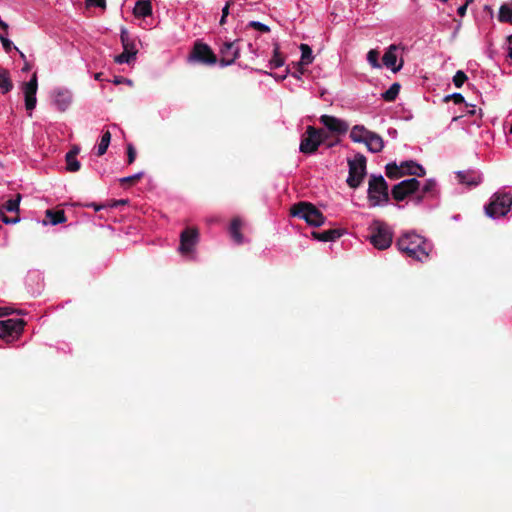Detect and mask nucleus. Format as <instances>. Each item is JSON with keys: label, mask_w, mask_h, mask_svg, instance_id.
Segmentation results:
<instances>
[{"label": "nucleus", "mask_w": 512, "mask_h": 512, "mask_svg": "<svg viewBox=\"0 0 512 512\" xmlns=\"http://www.w3.org/2000/svg\"><path fill=\"white\" fill-rule=\"evenodd\" d=\"M396 244L402 253L420 262L427 260L432 251L431 244L414 232L404 233Z\"/></svg>", "instance_id": "nucleus-1"}, {"label": "nucleus", "mask_w": 512, "mask_h": 512, "mask_svg": "<svg viewBox=\"0 0 512 512\" xmlns=\"http://www.w3.org/2000/svg\"><path fill=\"white\" fill-rule=\"evenodd\" d=\"M367 198L370 207L387 204L390 200L388 183L382 175L372 174L368 182Z\"/></svg>", "instance_id": "nucleus-2"}, {"label": "nucleus", "mask_w": 512, "mask_h": 512, "mask_svg": "<svg viewBox=\"0 0 512 512\" xmlns=\"http://www.w3.org/2000/svg\"><path fill=\"white\" fill-rule=\"evenodd\" d=\"M290 214L293 217L305 220L308 225L314 227L322 226L326 219L323 213L314 204L306 201L294 204L290 208Z\"/></svg>", "instance_id": "nucleus-3"}, {"label": "nucleus", "mask_w": 512, "mask_h": 512, "mask_svg": "<svg viewBox=\"0 0 512 512\" xmlns=\"http://www.w3.org/2000/svg\"><path fill=\"white\" fill-rule=\"evenodd\" d=\"M370 235L368 239L374 248L378 250H385L389 248L393 240V231L382 220L375 219L369 226Z\"/></svg>", "instance_id": "nucleus-4"}, {"label": "nucleus", "mask_w": 512, "mask_h": 512, "mask_svg": "<svg viewBox=\"0 0 512 512\" xmlns=\"http://www.w3.org/2000/svg\"><path fill=\"white\" fill-rule=\"evenodd\" d=\"M366 163L367 159L361 153H357L354 159L348 160L349 175L346 182L350 188L356 189L362 184L366 176Z\"/></svg>", "instance_id": "nucleus-5"}, {"label": "nucleus", "mask_w": 512, "mask_h": 512, "mask_svg": "<svg viewBox=\"0 0 512 512\" xmlns=\"http://www.w3.org/2000/svg\"><path fill=\"white\" fill-rule=\"evenodd\" d=\"M511 205L512 195L510 193L496 192L491 197L489 204L485 206V212L492 218L505 216Z\"/></svg>", "instance_id": "nucleus-6"}, {"label": "nucleus", "mask_w": 512, "mask_h": 512, "mask_svg": "<svg viewBox=\"0 0 512 512\" xmlns=\"http://www.w3.org/2000/svg\"><path fill=\"white\" fill-rule=\"evenodd\" d=\"M189 61L212 66L218 63V57L208 44L196 41L189 54Z\"/></svg>", "instance_id": "nucleus-7"}, {"label": "nucleus", "mask_w": 512, "mask_h": 512, "mask_svg": "<svg viewBox=\"0 0 512 512\" xmlns=\"http://www.w3.org/2000/svg\"><path fill=\"white\" fill-rule=\"evenodd\" d=\"M321 140L322 139H319V132L317 128L314 126H308L301 138L299 147L300 152L304 154L315 153L321 145Z\"/></svg>", "instance_id": "nucleus-8"}, {"label": "nucleus", "mask_w": 512, "mask_h": 512, "mask_svg": "<svg viewBox=\"0 0 512 512\" xmlns=\"http://www.w3.org/2000/svg\"><path fill=\"white\" fill-rule=\"evenodd\" d=\"M218 63L221 67L232 65L240 57L238 41L224 42L219 49Z\"/></svg>", "instance_id": "nucleus-9"}, {"label": "nucleus", "mask_w": 512, "mask_h": 512, "mask_svg": "<svg viewBox=\"0 0 512 512\" xmlns=\"http://www.w3.org/2000/svg\"><path fill=\"white\" fill-rule=\"evenodd\" d=\"M419 187L420 182L416 178L403 180L392 187V198L396 201H403L407 196L416 192Z\"/></svg>", "instance_id": "nucleus-10"}, {"label": "nucleus", "mask_w": 512, "mask_h": 512, "mask_svg": "<svg viewBox=\"0 0 512 512\" xmlns=\"http://www.w3.org/2000/svg\"><path fill=\"white\" fill-rule=\"evenodd\" d=\"M38 89L37 73L32 74L31 79L28 82L22 84V91L24 93L25 108L31 115V112L36 107L37 99L36 93Z\"/></svg>", "instance_id": "nucleus-11"}, {"label": "nucleus", "mask_w": 512, "mask_h": 512, "mask_svg": "<svg viewBox=\"0 0 512 512\" xmlns=\"http://www.w3.org/2000/svg\"><path fill=\"white\" fill-rule=\"evenodd\" d=\"M319 120L325 126L328 132L335 135H344L349 129L347 122L334 116L322 115Z\"/></svg>", "instance_id": "nucleus-12"}, {"label": "nucleus", "mask_w": 512, "mask_h": 512, "mask_svg": "<svg viewBox=\"0 0 512 512\" xmlns=\"http://www.w3.org/2000/svg\"><path fill=\"white\" fill-rule=\"evenodd\" d=\"M23 319H7L0 321V338L19 335L25 326Z\"/></svg>", "instance_id": "nucleus-13"}, {"label": "nucleus", "mask_w": 512, "mask_h": 512, "mask_svg": "<svg viewBox=\"0 0 512 512\" xmlns=\"http://www.w3.org/2000/svg\"><path fill=\"white\" fill-rule=\"evenodd\" d=\"M198 230L196 228H186L180 235L179 250L182 254L192 252L194 246L198 241Z\"/></svg>", "instance_id": "nucleus-14"}, {"label": "nucleus", "mask_w": 512, "mask_h": 512, "mask_svg": "<svg viewBox=\"0 0 512 512\" xmlns=\"http://www.w3.org/2000/svg\"><path fill=\"white\" fill-rule=\"evenodd\" d=\"M397 49H398V47L395 44L390 45L389 48L387 49V51L384 53L383 58H382L384 66L391 69L394 73L398 72L402 68L403 63H404V61L401 59L400 63L398 65H396Z\"/></svg>", "instance_id": "nucleus-15"}, {"label": "nucleus", "mask_w": 512, "mask_h": 512, "mask_svg": "<svg viewBox=\"0 0 512 512\" xmlns=\"http://www.w3.org/2000/svg\"><path fill=\"white\" fill-rule=\"evenodd\" d=\"M460 183L469 187H475L481 183V176L474 170L459 171L456 174Z\"/></svg>", "instance_id": "nucleus-16"}, {"label": "nucleus", "mask_w": 512, "mask_h": 512, "mask_svg": "<svg viewBox=\"0 0 512 512\" xmlns=\"http://www.w3.org/2000/svg\"><path fill=\"white\" fill-rule=\"evenodd\" d=\"M72 102V93L67 89L55 91L54 104L60 111H65Z\"/></svg>", "instance_id": "nucleus-17"}, {"label": "nucleus", "mask_w": 512, "mask_h": 512, "mask_svg": "<svg viewBox=\"0 0 512 512\" xmlns=\"http://www.w3.org/2000/svg\"><path fill=\"white\" fill-rule=\"evenodd\" d=\"M365 145L368 151L372 153H379L384 148V140L379 134L370 131L368 134V138L365 142Z\"/></svg>", "instance_id": "nucleus-18"}, {"label": "nucleus", "mask_w": 512, "mask_h": 512, "mask_svg": "<svg viewBox=\"0 0 512 512\" xmlns=\"http://www.w3.org/2000/svg\"><path fill=\"white\" fill-rule=\"evenodd\" d=\"M312 237L315 240L321 241V242H329V241H335L336 239L340 238L343 235V230L341 229H329L322 232L313 231L311 233Z\"/></svg>", "instance_id": "nucleus-19"}, {"label": "nucleus", "mask_w": 512, "mask_h": 512, "mask_svg": "<svg viewBox=\"0 0 512 512\" xmlns=\"http://www.w3.org/2000/svg\"><path fill=\"white\" fill-rule=\"evenodd\" d=\"M401 167L403 168L405 175L423 177L426 174L425 169L420 164L411 160L402 162Z\"/></svg>", "instance_id": "nucleus-20"}, {"label": "nucleus", "mask_w": 512, "mask_h": 512, "mask_svg": "<svg viewBox=\"0 0 512 512\" xmlns=\"http://www.w3.org/2000/svg\"><path fill=\"white\" fill-rule=\"evenodd\" d=\"M369 132L370 130H368L365 126L355 125L352 127L349 136L353 142L365 144Z\"/></svg>", "instance_id": "nucleus-21"}, {"label": "nucleus", "mask_w": 512, "mask_h": 512, "mask_svg": "<svg viewBox=\"0 0 512 512\" xmlns=\"http://www.w3.org/2000/svg\"><path fill=\"white\" fill-rule=\"evenodd\" d=\"M135 17H147L152 14V5L149 0H138L133 9Z\"/></svg>", "instance_id": "nucleus-22"}, {"label": "nucleus", "mask_w": 512, "mask_h": 512, "mask_svg": "<svg viewBox=\"0 0 512 512\" xmlns=\"http://www.w3.org/2000/svg\"><path fill=\"white\" fill-rule=\"evenodd\" d=\"M45 215L46 218H48L49 223L52 225H58L66 222L67 220L64 210L47 209Z\"/></svg>", "instance_id": "nucleus-23"}, {"label": "nucleus", "mask_w": 512, "mask_h": 512, "mask_svg": "<svg viewBox=\"0 0 512 512\" xmlns=\"http://www.w3.org/2000/svg\"><path fill=\"white\" fill-rule=\"evenodd\" d=\"M13 89V82L10 73L7 69L0 68V90L3 94L10 92Z\"/></svg>", "instance_id": "nucleus-24"}, {"label": "nucleus", "mask_w": 512, "mask_h": 512, "mask_svg": "<svg viewBox=\"0 0 512 512\" xmlns=\"http://www.w3.org/2000/svg\"><path fill=\"white\" fill-rule=\"evenodd\" d=\"M241 226H242V222L239 218L232 219L229 230H230L231 237L237 244L243 243V235L241 233Z\"/></svg>", "instance_id": "nucleus-25"}, {"label": "nucleus", "mask_w": 512, "mask_h": 512, "mask_svg": "<svg viewBox=\"0 0 512 512\" xmlns=\"http://www.w3.org/2000/svg\"><path fill=\"white\" fill-rule=\"evenodd\" d=\"M299 48L301 51V59L299 62H297V65L301 67L312 63L314 57L312 55V49L310 46L308 44L302 43Z\"/></svg>", "instance_id": "nucleus-26"}, {"label": "nucleus", "mask_w": 512, "mask_h": 512, "mask_svg": "<svg viewBox=\"0 0 512 512\" xmlns=\"http://www.w3.org/2000/svg\"><path fill=\"white\" fill-rule=\"evenodd\" d=\"M386 176L390 179H399L405 175L403 168L395 162L388 163L385 167Z\"/></svg>", "instance_id": "nucleus-27"}, {"label": "nucleus", "mask_w": 512, "mask_h": 512, "mask_svg": "<svg viewBox=\"0 0 512 512\" xmlns=\"http://www.w3.org/2000/svg\"><path fill=\"white\" fill-rule=\"evenodd\" d=\"M498 19L500 22L512 24V2L501 5Z\"/></svg>", "instance_id": "nucleus-28"}, {"label": "nucleus", "mask_w": 512, "mask_h": 512, "mask_svg": "<svg viewBox=\"0 0 512 512\" xmlns=\"http://www.w3.org/2000/svg\"><path fill=\"white\" fill-rule=\"evenodd\" d=\"M283 65H284V57L282 56V54L280 52L279 45L276 43V44H274L273 57L269 61V66L271 69H273V68L281 67Z\"/></svg>", "instance_id": "nucleus-29"}, {"label": "nucleus", "mask_w": 512, "mask_h": 512, "mask_svg": "<svg viewBox=\"0 0 512 512\" xmlns=\"http://www.w3.org/2000/svg\"><path fill=\"white\" fill-rule=\"evenodd\" d=\"M120 38H121V42H122V46H123V50L124 51L128 50V52H131V53L135 52V54H137V49L135 47V44L130 39L129 34H128V32L126 30H122L121 31Z\"/></svg>", "instance_id": "nucleus-30"}, {"label": "nucleus", "mask_w": 512, "mask_h": 512, "mask_svg": "<svg viewBox=\"0 0 512 512\" xmlns=\"http://www.w3.org/2000/svg\"><path fill=\"white\" fill-rule=\"evenodd\" d=\"M111 141V133L110 131H105L101 137L100 143L98 144L97 148V156H102L106 153L109 144Z\"/></svg>", "instance_id": "nucleus-31"}, {"label": "nucleus", "mask_w": 512, "mask_h": 512, "mask_svg": "<svg viewBox=\"0 0 512 512\" xmlns=\"http://www.w3.org/2000/svg\"><path fill=\"white\" fill-rule=\"evenodd\" d=\"M400 88H401V86L399 83H397V82L393 83L390 86V88L382 94V98L387 102L394 101L399 94Z\"/></svg>", "instance_id": "nucleus-32"}, {"label": "nucleus", "mask_w": 512, "mask_h": 512, "mask_svg": "<svg viewBox=\"0 0 512 512\" xmlns=\"http://www.w3.org/2000/svg\"><path fill=\"white\" fill-rule=\"evenodd\" d=\"M21 200V194H17L15 199H9L0 208L4 209V212H19V204Z\"/></svg>", "instance_id": "nucleus-33"}, {"label": "nucleus", "mask_w": 512, "mask_h": 512, "mask_svg": "<svg viewBox=\"0 0 512 512\" xmlns=\"http://www.w3.org/2000/svg\"><path fill=\"white\" fill-rule=\"evenodd\" d=\"M436 189V181L433 179H429L425 182L421 189V196L417 197V202L421 201L424 195L430 194L433 195L434 191Z\"/></svg>", "instance_id": "nucleus-34"}, {"label": "nucleus", "mask_w": 512, "mask_h": 512, "mask_svg": "<svg viewBox=\"0 0 512 512\" xmlns=\"http://www.w3.org/2000/svg\"><path fill=\"white\" fill-rule=\"evenodd\" d=\"M317 130L319 132V139H322L321 144H326L328 148L334 146L339 142L338 139L335 141L330 140V135L328 131L321 128H317Z\"/></svg>", "instance_id": "nucleus-35"}, {"label": "nucleus", "mask_w": 512, "mask_h": 512, "mask_svg": "<svg viewBox=\"0 0 512 512\" xmlns=\"http://www.w3.org/2000/svg\"><path fill=\"white\" fill-rule=\"evenodd\" d=\"M65 160H66V169L69 171V172H77L80 170L81 168V164L80 162L77 160L76 157H72V156H65Z\"/></svg>", "instance_id": "nucleus-36"}, {"label": "nucleus", "mask_w": 512, "mask_h": 512, "mask_svg": "<svg viewBox=\"0 0 512 512\" xmlns=\"http://www.w3.org/2000/svg\"><path fill=\"white\" fill-rule=\"evenodd\" d=\"M136 56L135 52L124 51L115 57V62L119 64L130 63Z\"/></svg>", "instance_id": "nucleus-37"}, {"label": "nucleus", "mask_w": 512, "mask_h": 512, "mask_svg": "<svg viewBox=\"0 0 512 512\" xmlns=\"http://www.w3.org/2000/svg\"><path fill=\"white\" fill-rule=\"evenodd\" d=\"M367 61L374 68H380L381 67V65L379 63V52L377 50H375V49H371L367 53Z\"/></svg>", "instance_id": "nucleus-38"}, {"label": "nucleus", "mask_w": 512, "mask_h": 512, "mask_svg": "<svg viewBox=\"0 0 512 512\" xmlns=\"http://www.w3.org/2000/svg\"><path fill=\"white\" fill-rule=\"evenodd\" d=\"M143 175H144L143 172H139V173H136V174L128 176V177H123L119 181H120L121 185H123V186L124 185H133L136 182H138L143 177Z\"/></svg>", "instance_id": "nucleus-39"}, {"label": "nucleus", "mask_w": 512, "mask_h": 512, "mask_svg": "<svg viewBox=\"0 0 512 512\" xmlns=\"http://www.w3.org/2000/svg\"><path fill=\"white\" fill-rule=\"evenodd\" d=\"M466 80H467V76L461 70L457 71L453 77V83L457 88L462 87V85L466 82Z\"/></svg>", "instance_id": "nucleus-40"}, {"label": "nucleus", "mask_w": 512, "mask_h": 512, "mask_svg": "<svg viewBox=\"0 0 512 512\" xmlns=\"http://www.w3.org/2000/svg\"><path fill=\"white\" fill-rule=\"evenodd\" d=\"M248 26L253 28V29H255V30H258V31H260L262 33L270 32V28L267 25H265V24H263L261 22H258V21H251L248 24Z\"/></svg>", "instance_id": "nucleus-41"}, {"label": "nucleus", "mask_w": 512, "mask_h": 512, "mask_svg": "<svg viewBox=\"0 0 512 512\" xmlns=\"http://www.w3.org/2000/svg\"><path fill=\"white\" fill-rule=\"evenodd\" d=\"M450 100H452L455 104H461L464 102V97L460 93H454V94L448 95L444 98L445 102H448Z\"/></svg>", "instance_id": "nucleus-42"}, {"label": "nucleus", "mask_w": 512, "mask_h": 512, "mask_svg": "<svg viewBox=\"0 0 512 512\" xmlns=\"http://www.w3.org/2000/svg\"><path fill=\"white\" fill-rule=\"evenodd\" d=\"M136 159V150L132 144L127 145V162L132 164Z\"/></svg>", "instance_id": "nucleus-43"}, {"label": "nucleus", "mask_w": 512, "mask_h": 512, "mask_svg": "<svg viewBox=\"0 0 512 512\" xmlns=\"http://www.w3.org/2000/svg\"><path fill=\"white\" fill-rule=\"evenodd\" d=\"M5 213H6V212H4V209H3V208H0V216H1V220H2L5 224H14V223H17V222L19 221V217L10 218V217H8Z\"/></svg>", "instance_id": "nucleus-44"}, {"label": "nucleus", "mask_w": 512, "mask_h": 512, "mask_svg": "<svg viewBox=\"0 0 512 512\" xmlns=\"http://www.w3.org/2000/svg\"><path fill=\"white\" fill-rule=\"evenodd\" d=\"M0 41L3 45L5 52H7V53L10 52L12 49L16 48L15 46H13V43L9 39H7L6 37H4L2 35H0Z\"/></svg>", "instance_id": "nucleus-45"}, {"label": "nucleus", "mask_w": 512, "mask_h": 512, "mask_svg": "<svg viewBox=\"0 0 512 512\" xmlns=\"http://www.w3.org/2000/svg\"><path fill=\"white\" fill-rule=\"evenodd\" d=\"M86 3L88 5L99 7L102 9L106 8V0H86Z\"/></svg>", "instance_id": "nucleus-46"}, {"label": "nucleus", "mask_w": 512, "mask_h": 512, "mask_svg": "<svg viewBox=\"0 0 512 512\" xmlns=\"http://www.w3.org/2000/svg\"><path fill=\"white\" fill-rule=\"evenodd\" d=\"M304 66H301L299 67L297 64H296V71L294 73H292V76L295 77L296 79L300 80L301 79V75L304 73Z\"/></svg>", "instance_id": "nucleus-47"}, {"label": "nucleus", "mask_w": 512, "mask_h": 512, "mask_svg": "<svg viewBox=\"0 0 512 512\" xmlns=\"http://www.w3.org/2000/svg\"><path fill=\"white\" fill-rule=\"evenodd\" d=\"M80 152V148L78 146H74L67 154L66 156H72V157H77V155L79 154Z\"/></svg>", "instance_id": "nucleus-48"}, {"label": "nucleus", "mask_w": 512, "mask_h": 512, "mask_svg": "<svg viewBox=\"0 0 512 512\" xmlns=\"http://www.w3.org/2000/svg\"><path fill=\"white\" fill-rule=\"evenodd\" d=\"M231 3H232V1H228L226 3V5L223 7V9H222V16L228 17V15H229V8H230Z\"/></svg>", "instance_id": "nucleus-49"}, {"label": "nucleus", "mask_w": 512, "mask_h": 512, "mask_svg": "<svg viewBox=\"0 0 512 512\" xmlns=\"http://www.w3.org/2000/svg\"><path fill=\"white\" fill-rule=\"evenodd\" d=\"M466 11H467V6H466V5H461V6L458 8L457 13H458L461 17H463V16H465Z\"/></svg>", "instance_id": "nucleus-50"}, {"label": "nucleus", "mask_w": 512, "mask_h": 512, "mask_svg": "<svg viewBox=\"0 0 512 512\" xmlns=\"http://www.w3.org/2000/svg\"><path fill=\"white\" fill-rule=\"evenodd\" d=\"M31 68H32V65L30 64V62L29 61H25L24 65H23V68H22V71L23 72H28V71L31 70Z\"/></svg>", "instance_id": "nucleus-51"}, {"label": "nucleus", "mask_w": 512, "mask_h": 512, "mask_svg": "<svg viewBox=\"0 0 512 512\" xmlns=\"http://www.w3.org/2000/svg\"><path fill=\"white\" fill-rule=\"evenodd\" d=\"M508 42H509L508 56L512 59V35L508 37Z\"/></svg>", "instance_id": "nucleus-52"}, {"label": "nucleus", "mask_w": 512, "mask_h": 512, "mask_svg": "<svg viewBox=\"0 0 512 512\" xmlns=\"http://www.w3.org/2000/svg\"><path fill=\"white\" fill-rule=\"evenodd\" d=\"M9 314H10V311L8 310V308L0 307V317L6 316V315H9Z\"/></svg>", "instance_id": "nucleus-53"}, {"label": "nucleus", "mask_w": 512, "mask_h": 512, "mask_svg": "<svg viewBox=\"0 0 512 512\" xmlns=\"http://www.w3.org/2000/svg\"><path fill=\"white\" fill-rule=\"evenodd\" d=\"M15 50L19 53V56L23 62L28 61L26 55L22 51H20L18 48H15Z\"/></svg>", "instance_id": "nucleus-54"}, {"label": "nucleus", "mask_w": 512, "mask_h": 512, "mask_svg": "<svg viewBox=\"0 0 512 512\" xmlns=\"http://www.w3.org/2000/svg\"><path fill=\"white\" fill-rule=\"evenodd\" d=\"M467 114H468V115H470V116L475 115V114H476V110H475V108H473V109L469 110V111L467 112Z\"/></svg>", "instance_id": "nucleus-55"}, {"label": "nucleus", "mask_w": 512, "mask_h": 512, "mask_svg": "<svg viewBox=\"0 0 512 512\" xmlns=\"http://www.w3.org/2000/svg\"><path fill=\"white\" fill-rule=\"evenodd\" d=\"M226 18H227V17L221 16V19H220V25H224V24H225V22H226Z\"/></svg>", "instance_id": "nucleus-56"}, {"label": "nucleus", "mask_w": 512, "mask_h": 512, "mask_svg": "<svg viewBox=\"0 0 512 512\" xmlns=\"http://www.w3.org/2000/svg\"><path fill=\"white\" fill-rule=\"evenodd\" d=\"M128 203V200H119L116 204H121V205H124V204H127Z\"/></svg>", "instance_id": "nucleus-57"}, {"label": "nucleus", "mask_w": 512, "mask_h": 512, "mask_svg": "<svg viewBox=\"0 0 512 512\" xmlns=\"http://www.w3.org/2000/svg\"><path fill=\"white\" fill-rule=\"evenodd\" d=\"M473 2L474 0H465V3L463 5H466L468 7V5H470Z\"/></svg>", "instance_id": "nucleus-58"}, {"label": "nucleus", "mask_w": 512, "mask_h": 512, "mask_svg": "<svg viewBox=\"0 0 512 512\" xmlns=\"http://www.w3.org/2000/svg\"><path fill=\"white\" fill-rule=\"evenodd\" d=\"M101 76H102V73H96L95 74V79L96 80H101Z\"/></svg>", "instance_id": "nucleus-59"}, {"label": "nucleus", "mask_w": 512, "mask_h": 512, "mask_svg": "<svg viewBox=\"0 0 512 512\" xmlns=\"http://www.w3.org/2000/svg\"><path fill=\"white\" fill-rule=\"evenodd\" d=\"M285 77H286V75H283V76H282V75H279V79H280V80L285 79Z\"/></svg>", "instance_id": "nucleus-60"}, {"label": "nucleus", "mask_w": 512, "mask_h": 512, "mask_svg": "<svg viewBox=\"0 0 512 512\" xmlns=\"http://www.w3.org/2000/svg\"><path fill=\"white\" fill-rule=\"evenodd\" d=\"M285 77H286V75H283V76H282V75H279V79H280V80L285 79Z\"/></svg>", "instance_id": "nucleus-61"}, {"label": "nucleus", "mask_w": 512, "mask_h": 512, "mask_svg": "<svg viewBox=\"0 0 512 512\" xmlns=\"http://www.w3.org/2000/svg\"><path fill=\"white\" fill-rule=\"evenodd\" d=\"M509 133L512 134V125L509 128Z\"/></svg>", "instance_id": "nucleus-62"}, {"label": "nucleus", "mask_w": 512, "mask_h": 512, "mask_svg": "<svg viewBox=\"0 0 512 512\" xmlns=\"http://www.w3.org/2000/svg\"><path fill=\"white\" fill-rule=\"evenodd\" d=\"M2 228V226L0 225V229Z\"/></svg>", "instance_id": "nucleus-63"}]
</instances>
